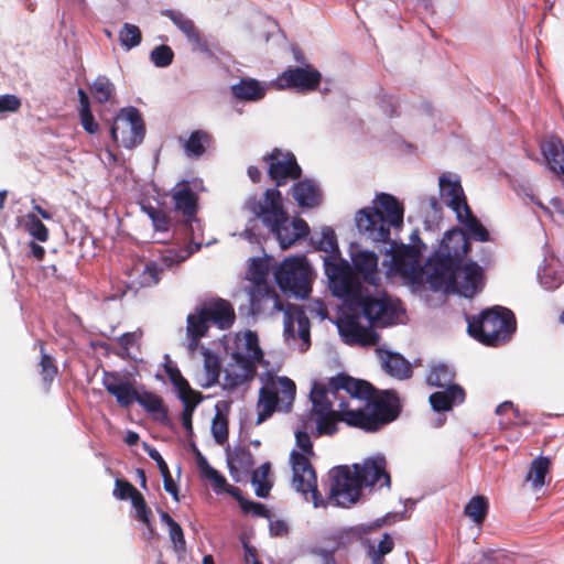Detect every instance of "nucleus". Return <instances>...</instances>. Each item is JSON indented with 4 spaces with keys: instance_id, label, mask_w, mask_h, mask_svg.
Segmentation results:
<instances>
[{
    "instance_id": "nucleus-1",
    "label": "nucleus",
    "mask_w": 564,
    "mask_h": 564,
    "mask_svg": "<svg viewBox=\"0 0 564 564\" xmlns=\"http://www.w3.org/2000/svg\"><path fill=\"white\" fill-rule=\"evenodd\" d=\"M373 388L365 380L347 375L329 379L328 384L314 382L310 398L317 435H333L337 422L366 432H376L398 416V398L384 392L373 398Z\"/></svg>"
},
{
    "instance_id": "nucleus-2",
    "label": "nucleus",
    "mask_w": 564,
    "mask_h": 564,
    "mask_svg": "<svg viewBox=\"0 0 564 564\" xmlns=\"http://www.w3.org/2000/svg\"><path fill=\"white\" fill-rule=\"evenodd\" d=\"M311 241L315 249L327 253L324 258L325 274L332 294L350 307L359 308L372 326H390L401 313L399 304L387 296L372 297L359 282L347 260L339 257L335 231L324 227Z\"/></svg>"
},
{
    "instance_id": "nucleus-3",
    "label": "nucleus",
    "mask_w": 564,
    "mask_h": 564,
    "mask_svg": "<svg viewBox=\"0 0 564 564\" xmlns=\"http://www.w3.org/2000/svg\"><path fill=\"white\" fill-rule=\"evenodd\" d=\"M258 366L268 368L258 335L252 330L237 333L230 352V361L224 370L221 387L228 392L247 387L254 378Z\"/></svg>"
},
{
    "instance_id": "nucleus-4",
    "label": "nucleus",
    "mask_w": 564,
    "mask_h": 564,
    "mask_svg": "<svg viewBox=\"0 0 564 564\" xmlns=\"http://www.w3.org/2000/svg\"><path fill=\"white\" fill-rule=\"evenodd\" d=\"M246 207L276 237L280 247L286 249L305 237L308 225L301 218L289 219L282 205L281 193L276 188L267 189L262 199L249 198Z\"/></svg>"
},
{
    "instance_id": "nucleus-5",
    "label": "nucleus",
    "mask_w": 564,
    "mask_h": 564,
    "mask_svg": "<svg viewBox=\"0 0 564 564\" xmlns=\"http://www.w3.org/2000/svg\"><path fill=\"white\" fill-rule=\"evenodd\" d=\"M427 282L434 291L454 293L466 299L474 297L485 284L484 271L475 262L460 264L441 263L425 270Z\"/></svg>"
},
{
    "instance_id": "nucleus-6",
    "label": "nucleus",
    "mask_w": 564,
    "mask_h": 564,
    "mask_svg": "<svg viewBox=\"0 0 564 564\" xmlns=\"http://www.w3.org/2000/svg\"><path fill=\"white\" fill-rule=\"evenodd\" d=\"M402 224V205L394 196L386 193L377 195L373 207L364 208L356 215L358 230L378 242H387L390 238V228H399Z\"/></svg>"
},
{
    "instance_id": "nucleus-7",
    "label": "nucleus",
    "mask_w": 564,
    "mask_h": 564,
    "mask_svg": "<svg viewBox=\"0 0 564 564\" xmlns=\"http://www.w3.org/2000/svg\"><path fill=\"white\" fill-rule=\"evenodd\" d=\"M280 368H267L259 375L261 387L257 401V420L259 425L275 411L289 412L296 394V386L285 376H278Z\"/></svg>"
},
{
    "instance_id": "nucleus-8",
    "label": "nucleus",
    "mask_w": 564,
    "mask_h": 564,
    "mask_svg": "<svg viewBox=\"0 0 564 564\" xmlns=\"http://www.w3.org/2000/svg\"><path fill=\"white\" fill-rule=\"evenodd\" d=\"M295 440L302 453L292 451L290 455L293 470L292 485L306 501H312L315 508L324 507L326 503L317 490L316 473L308 459L314 455L311 437L305 431H296Z\"/></svg>"
},
{
    "instance_id": "nucleus-9",
    "label": "nucleus",
    "mask_w": 564,
    "mask_h": 564,
    "mask_svg": "<svg viewBox=\"0 0 564 564\" xmlns=\"http://www.w3.org/2000/svg\"><path fill=\"white\" fill-rule=\"evenodd\" d=\"M440 195L443 203L455 213L458 223L464 226L468 239L481 242L490 240L489 231L473 215L463 187L457 180H453L451 175H442L440 177Z\"/></svg>"
},
{
    "instance_id": "nucleus-10",
    "label": "nucleus",
    "mask_w": 564,
    "mask_h": 564,
    "mask_svg": "<svg viewBox=\"0 0 564 564\" xmlns=\"http://www.w3.org/2000/svg\"><path fill=\"white\" fill-rule=\"evenodd\" d=\"M466 319L469 335L487 345L505 343L516 330L512 312L500 306L484 311L478 318Z\"/></svg>"
},
{
    "instance_id": "nucleus-11",
    "label": "nucleus",
    "mask_w": 564,
    "mask_h": 564,
    "mask_svg": "<svg viewBox=\"0 0 564 564\" xmlns=\"http://www.w3.org/2000/svg\"><path fill=\"white\" fill-rule=\"evenodd\" d=\"M312 269L305 257L284 259L274 271V278L283 292L304 299L311 292Z\"/></svg>"
},
{
    "instance_id": "nucleus-12",
    "label": "nucleus",
    "mask_w": 564,
    "mask_h": 564,
    "mask_svg": "<svg viewBox=\"0 0 564 564\" xmlns=\"http://www.w3.org/2000/svg\"><path fill=\"white\" fill-rule=\"evenodd\" d=\"M268 268L265 261L253 259L247 271V279L253 283L249 291L251 310L254 314L270 311L276 313L283 304L275 291L267 284Z\"/></svg>"
},
{
    "instance_id": "nucleus-13",
    "label": "nucleus",
    "mask_w": 564,
    "mask_h": 564,
    "mask_svg": "<svg viewBox=\"0 0 564 564\" xmlns=\"http://www.w3.org/2000/svg\"><path fill=\"white\" fill-rule=\"evenodd\" d=\"M455 373L447 365L440 364L431 369L426 378L427 383L444 389L430 395V403L434 411H448L464 402L465 391L460 386L453 383Z\"/></svg>"
},
{
    "instance_id": "nucleus-14",
    "label": "nucleus",
    "mask_w": 564,
    "mask_h": 564,
    "mask_svg": "<svg viewBox=\"0 0 564 564\" xmlns=\"http://www.w3.org/2000/svg\"><path fill=\"white\" fill-rule=\"evenodd\" d=\"M330 488L328 500L337 507L349 508L361 496L362 484L355 470L348 466H337L329 471Z\"/></svg>"
},
{
    "instance_id": "nucleus-15",
    "label": "nucleus",
    "mask_w": 564,
    "mask_h": 564,
    "mask_svg": "<svg viewBox=\"0 0 564 564\" xmlns=\"http://www.w3.org/2000/svg\"><path fill=\"white\" fill-rule=\"evenodd\" d=\"M411 245H398L391 242L390 253V273L400 274L404 278L415 279L420 275L421 251L417 243L421 242L419 230H414L410 236Z\"/></svg>"
},
{
    "instance_id": "nucleus-16",
    "label": "nucleus",
    "mask_w": 564,
    "mask_h": 564,
    "mask_svg": "<svg viewBox=\"0 0 564 564\" xmlns=\"http://www.w3.org/2000/svg\"><path fill=\"white\" fill-rule=\"evenodd\" d=\"M113 141L126 149H133L144 138V123L138 109L123 108L116 116L111 126Z\"/></svg>"
},
{
    "instance_id": "nucleus-17",
    "label": "nucleus",
    "mask_w": 564,
    "mask_h": 564,
    "mask_svg": "<svg viewBox=\"0 0 564 564\" xmlns=\"http://www.w3.org/2000/svg\"><path fill=\"white\" fill-rule=\"evenodd\" d=\"M279 312L284 313V339L290 347L300 351H306L311 345L310 321L304 311L297 306L288 304Z\"/></svg>"
},
{
    "instance_id": "nucleus-18",
    "label": "nucleus",
    "mask_w": 564,
    "mask_h": 564,
    "mask_svg": "<svg viewBox=\"0 0 564 564\" xmlns=\"http://www.w3.org/2000/svg\"><path fill=\"white\" fill-rule=\"evenodd\" d=\"M468 238L464 230L453 228L444 234L441 245L434 256L427 261L426 269L435 268L441 263L455 264L469 251Z\"/></svg>"
},
{
    "instance_id": "nucleus-19",
    "label": "nucleus",
    "mask_w": 564,
    "mask_h": 564,
    "mask_svg": "<svg viewBox=\"0 0 564 564\" xmlns=\"http://www.w3.org/2000/svg\"><path fill=\"white\" fill-rule=\"evenodd\" d=\"M350 257H351V261H352L356 272L362 275L364 283L360 280H359V282L361 283V285L365 289L368 290L370 295L372 297L387 296L390 299V296L387 295L386 293L377 292L376 294H373L370 290V288L377 290V286H378L379 280H380L379 273H378V257H377V254L369 250L351 248ZM391 300L397 302L399 304V307L401 308V313L399 314L398 318L391 324V325H393L399 322V319L402 316L404 311L401 306L400 301L394 300L392 297H391Z\"/></svg>"
},
{
    "instance_id": "nucleus-20",
    "label": "nucleus",
    "mask_w": 564,
    "mask_h": 564,
    "mask_svg": "<svg viewBox=\"0 0 564 564\" xmlns=\"http://www.w3.org/2000/svg\"><path fill=\"white\" fill-rule=\"evenodd\" d=\"M354 470L366 487H390V475L387 473V460L382 455H376L364 460L361 465L355 464Z\"/></svg>"
},
{
    "instance_id": "nucleus-21",
    "label": "nucleus",
    "mask_w": 564,
    "mask_h": 564,
    "mask_svg": "<svg viewBox=\"0 0 564 564\" xmlns=\"http://www.w3.org/2000/svg\"><path fill=\"white\" fill-rule=\"evenodd\" d=\"M269 164V175L275 182L276 186L286 184L290 180H295L301 175V167L292 153H283L280 150H273L265 158Z\"/></svg>"
},
{
    "instance_id": "nucleus-22",
    "label": "nucleus",
    "mask_w": 564,
    "mask_h": 564,
    "mask_svg": "<svg viewBox=\"0 0 564 564\" xmlns=\"http://www.w3.org/2000/svg\"><path fill=\"white\" fill-rule=\"evenodd\" d=\"M341 339L348 345L371 346L379 336L370 327L360 325L358 316L347 315L336 322Z\"/></svg>"
},
{
    "instance_id": "nucleus-23",
    "label": "nucleus",
    "mask_w": 564,
    "mask_h": 564,
    "mask_svg": "<svg viewBox=\"0 0 564 564\" xmlns=\"http://www.w3.org/2000/svg\"><path fill=\"white\" fill-rule=\"evenodd\" d=\"M321 80L319 72L310 67H294L284 70L275 80L279 89L296 88L297 90H312Z\"/></svg>"
},
{
    "instance_id": "nucleus-24",
    "label": "nucleus",
    "mask_w": 564,
    "mask_h": 564,
    "mask_svg": "<svg viewBox=\"0 0 564 564\" xmlns=\"http://www.w3.org/2000/svg\"><path fill=\"white\" fill-rule=\"evenodd\" d=\"M102 386L106 391L116 398L119 405L130 406L137 399V390L132 383L118 372L104 371Z\"/></svg>"
},
{
    "instance_id": "nucleus-25",
    "label": "nucleus",
    "mask_w": 564,
    "mask_h": 564,
    "mask_svg": "<svg viewBox=\"0 0 564 564\" xmlns=\"http://www.w3.org/2000/svg\"><path fill=\"white\" fill-rule=\"evenodd\" d=\"M195 460L199 476L203 479L210 481L215 492H228L229 495L235 497L239 502L241 501V499H243L241 497L240 489L237 487L229 486L227 484L226 478L209 465L206 457L200 452L196 453Z\"/></svg>"
},
{
    "instance_id": "nucleus-26",
    "label": "nucleus",
    "mask_w": 564,
    "mask_h": 564,
    "mask_svg": "<svg viewBox=\"0 0 564 564\" xmlns=\"http://www.w3.org/2000/svg\"><path fill=\"white\" fill-rule=\"evenodd\" d=\"M175 210L180 212L189 223L194 220L197 210V195L187 181L177 183L171 191Z\"/></svg>"
},
{
    "instance_id": "nucleus-27",
    "label": "nucleus",
    "mask_w": 564,
    "mask_h": 564,
    "mask_svg": "<svg viewBox=\"0 0 564 564\" xmlns=\"http://www.w3.org/2000/svg\"><path fill=\"white\" fill-rule=\"evenodd\" d=\"M160 273L161 271L155 262L138 260L127 274L131 286L144 288L155 285L160 281Z\"/></svg>"
},
{
    "instance_id": "nucleus-28",
    "label": "nucleus",
    "mask_w": 564,
    "mask_h": 564,
    "mask_svg": "<svg viewBox=\"0 0 564 564\" xmlns=\"http://www.w3.org/2000/svg\"><path fill=\"white\" fill-rule=\"evenodd\" d=\"M186 323L187 349L193 355L199 347V340L206 336L209 322L200 307L195 313L188 314Z\"/></svg>"
},
{
    "instance_id": "nucleus-29",
    "label": "nucleus",
    "mask_w": 564,
    "mask_h": 564,
    "mask_svg": "<svg viewBox=\"0 0 564 564\" xmlns=\"http://www.w3.org/2000/svg\"><path fill=\"white\" fill-rule=\"evenodd\" d=\"M202 308L208 322L220 329L229 328L235 322V311L231 304L225 300L207 303Z\"/></svg>"
},
{
    "instance_id": "nucleus-30",
    "label": "nucleus",
    "mask_w": 564,
    "mask_h": 564,
    "mask_svg": "<svg viewBox=\"0 0 564 564\" xmlns=\"http://www.w3.org/2000/svg\"><path fill=\"white\" fill-rule=\"evenodd\" d=\"M175 26L188 39L191 43L202 53H208L209 48L207 42L202 39L199 31L196 29L194 22L185 17L182 12L167 10L164 13Z\"/></svg>"
},
{
    "instance_id": "nucleus-31",
    "label": "nucleus",
    "mask_w": 564,
    "mask_h": 564,
    "mask_svg": "<svg viewBox=\"0 0 564 564\" xmlns=\"http://www.w3.org/2000/svg\"><path fill=\"white\" fill-rule=\"evenodd\" d=\"M542 154L551 171L564 175V144L557 137H550L541 144Z\"/></svg>"
},
{
    "instance_id": "nucleus-32",
    "label": "nucleus",
    "mask_w": 564,
    "mask_h": 564,
    "mask_svg": "<svg viewBox=\"0 0 564 564\" xmlns=\"http://www.w3.org/2000/svg\"><path fill=\"white\" fill-rule=\"evenodd\" d=\"M227 464L230 476L238 482L252 467L253 457L249 449L245 447H237L234 451L227 452Z\"/></svg>"
},
{
    "instance_id": "nucleus-33",
    "label": "nucleus",
    "mask_w": 564,
    "mask_h": 564,
    "mask_svg": "<svg viewBox=\"0 0 564 564\" xmlns=\"http://www.w3.org/2000/svg\"><path fill=\"white\" fill-rule=\"evenodd\" d=\"M293 197L301 207H315L322 202V193L316 183L311 180L301 181L293 186Z\"/></svg>"
},
{
    "instance_id": "nucleus-34",
    "label": "nucleus",
    "mask_w": 564,
    "mask_h": 564,
    "mask_svg": "<svg viewBox=\"0 0 564 564\" xmlns=\"http://www.w3.org/2000/svg\"><path fill=\"white\" fill-rule=\"evenodd\" d=\"M234 97L243 101L261 100L267 93V86L253 78H242L231 86Z\"/></svg>"
},
{
    "instance_id": "nucleus-35",
    "label": "nucleus",
    "mask_w": 564,
    "mask_h": 564,
    "mask_svg": "<svg viewBox=\"0 0 564 564\" xmlns=\"http://www.w3.org/2000/svg\"><path fill=\"white\" fill-rule=\"evenodd\" d=\"M379 355L387 373L398 379L411 377V366L401 355L382 350H379Z\"/></svg>"
},
{
    "instance_id": "nucleus-36",
    "label": "nucleus",
    "mask_w": 564,
    "mask_h": 564,
    "mask_svg": "<svg viewBox=\"0 0 564 564\" xmlns=\"http://www.w3.org/2000/svg\"><path fill=\"white\" fill-rule=\"evenodd\" d=\"M549 468L550 459L546 457H538L532 462L525 480L531 482L533 490L538 491L545 485V476L549 473Z\"/></svg>"
},
{
    "instance_id": "nucleus-37",
    "label": "nucleus",
    "mask_w": 564,
    "mask_h": 564,
    "mask_svg": "<svg viewBox=\"0 0 564 564\" xmlns=\"http://www.w3.org/2000/svg\"><path fill=\"white\" fill-rule=\"evenodd\" d=\"M489 502L485 496L473 497L464 508V513L476 524L482 523L488 513Z\"/></svg>"
},
{
    "instance_id": "nucleus-38",
    "label": "nucleus",
    "mask_w": 564,
    "mask_h": 564,
    "mask_svg": "<svg viewBox=\"0 0 564 564\" xmlns=\"http://www.w3.org/2000/svg\"><path fill=\"white\" fill-rule=\"evenodd\" d=\"M270 464L264 463L259 468L253 470L251 482L254 487L256 495L261 498H265L272 487V482L269 479Z\"/></svg>"
},
{
    "instance_id": "nucleus-39",
    "label": "nucleus",
    "mask_w": 564,
    "mask_h": 564,
    "mask_svg": "<svg viewBox=\"0 0 564 564\" xmlns=\"http://www.w3.org/2000/svg\"><path fill=\"white\" fill-rule=\"evenodd\" d=\"M208 142L209 135L207 132L202 130L194 131L184 143L186 155L189 158H198L203 155Z\"/></svg>"
},
{
    "instance_id": "nucleus-40",
    "label": "nucleus",
    "mask_w": 564,
    "mask_h": 564,
    "mask_svg": "<svg viewBox=\"0 0 564 564\" xmlns=\"http://www.w3.org/2000/svg\"><path fill=\"white\" fill-rule=\"evenodd\" d=\"M220 361L217 356L210 354L208 350H204V371L205 378L202 382V387L209 388L218 382L220 376Z\"/></svg>"
},
{
    "instance_id": "nucleus-41",
    "label": "nucleus",
    "mask_w": 564,
    "mask_h": 564,
    "mask_svg": "<svg viewBox=\"0 0 564 564\" xmlns=\"http://www.w3.org/2000/svg\"><path fill=\"white\" fill-rule=\"evenodd\" d=\"M528 198L534 203L546 216H549L558 226L564 227V204L563 202L554 197L551 199V207L545 206L541 200L535 198L533 195H528Z\"/></svg>"
},
{
    "instance_id": "nucleus-42",
    "label": "nucleus",
    "mask_w": 564,
    "mask_h": 564,
    "mask_svg": "<svg viewBox=\"0 0 564 564\" xmlns=\"http://www.w3.org/2000/svg\"><path fill=\"white\" fill-rule=\"evenodd\" d=\"M164 370L167 377L170 378L171 382L177 389L178 395L194 391L189 387L187 380L182 376L177 366L172 362L169 355L164 356Z\"/></svg>"
},
{
    "instance_id": "nucleus-43",
    "label": "nucleus",
    "mask_w": 564,
    "mask_h": 564,
    "mask_svg": "<svg viewBox=\"0 0 564 564\" xmlns=\"http://www.w3.org/2000/svg\"><path fill=\"white\" fill-rule=\"evenodd\" d=\"M178 397L184 405L181 414L182 425L187 432H192V416L195 408L200 402L199 393L196 391H192Z\"/></svg>"
},
{
    "instance_id": "nucleus-44",
    "label": "nucleus",
    "mask_w": 564,
    "mask_h": 564,
    "mask_svg": "<svg viewBox=\"0 0 564 564\" xmlns=\"http://www.w3.org/2000/svg\"><path fill=\"white\" fill-rule=\"evenodd\" d=\"M90 91L96 101L105 104L115 93V85L106 76H98L90 86Z\"/></svg>"
},
{
    "instance_id": "nucleus-45",
    "label": "nucleus",
    "mask_w": 564,
    "mask_h": 564,
    "mask_svg": "<svg viewBox=\"0 0 564 564\" xmlns=\"http://www.w3.org/2000/svg\"><path fill=\"white\" fill-rule=\"evenodd\" d=\"M134 402H138L149 413H162L164 415L166 413L162 398L152 392L143 391L139 393L137 391Z\"/></svg>"
},
{
    "instance_id": "nucleus-46",
    "label": "nucleus",
    "mask_w": 564,
    "mask_h": 564,
    "mask_svg": "<svg viewBox=\"0 0 564 564\" xmlns=\"http://www.w3.org/2000/svg\"><path fill=\"white\" fill-rule=\"evenodd\" d=\"M394 542L389 534H384L382 540L378 543L377 547L372 544L368 546V555L372 564H383V556L390 553L393 549Z\"/></svg>"
},
{
    "instance_id": "nucleus-47",
    "label": "nucleus",
    "mask_w": 564,
    "mask_h": 564,
    "mask_svg": "<svg viewBox=\"0 0 564 564\" xmlns=\"http://www.w3.org/2000/svg\"><path fill=\"white\" fill-rule=\"evenodd\" d=\"M119 39L123 47L131 50L140 44L142 39L141 31L134 24L124 23L119 32Z\"/></svg>"
},
{
    "instance_id": "nucleus-48",
    "label": "nucleus",
    "mask_w": 564,
    "mask_h": 564,
    "mask_svg": "<svg viewBox=\"0 0 564 564\" xmlns=\"http://www.w3.org/2000/svg\"><path fill=\"white\" fill-rule=\"evenodd\" d=\"M539 279H540L541 285L545 290L551 291V290H555L556 288H558L562 284L563 274L561 272H558L557 270H555L554 268H552L551 265H546L539 272Z\"/></svg>"
},
{
    "instance_id": "nucleus-49",
    "label": "nucleus",
    "mask_w": 564,
    "mask_h": 564,
    "mask_svg": "<svg viewBox=\"0 0 564 564\" xmlns=\"http://www.w3.org/2000/svg\"><path fill=\"white\" fill-rule=\"evenodd\" d=\"M192 253L193 250L188 248L167 249L162 253L161 261L164 267L172 268L184 262Z\"/></svg>"
},
{
    "instance_id": "nucleus-50",
    "label": "nucleus",
    "mask_w": 564,
    "mask_h": 564,
    "mask_svg": "<svg viewBox=\"0 0 564 564\" xmlns=\"http://www.w3.org/2000/svg\"><path fill=\"white\" fill-rule=\"evenodd\" d=\"M26 230L36 240L45 242L48 239V229L46 226L33 214L26 215Z\"/></svg>"
},
{
    "instance_id": "nucleus-51",
    "label": "nucleus",
    "mask_w": 564,
    "mask_h": 564,
    "mask_svg": "<svg viewBox=\"0 0 564 564\" xmlns=\"http://www.w3.org/2000/svg\"><path fill=\"white\" fill-rule=\"evenodd\" d=\"M174 53L167 45L156 46L150 54L151 62L156 67H166L173 62Z\"/></svg>"
},
{
    "instance_id": "nucleus-52",
    "label": "nucleus",
    "mask_w": 564,
    "mask_h": 564,
    "mask_svg": "<svg viewBox=\"0 0 564 564\" xmlns=\"http://www.w3.org/2000/svg\"><path fill=\"white\" fill-rule=\"evenodd\" d=\"M147 215L149 216V218L152 220V224H153V227L156 231H161V232H167L169 229H170V218L169 216L160 210V209H156L154 207H147L144 208Z\"/></svg>"
},
{
    "instance_id": "nucleus-53",
    "label": "nucleus",
    "mask_w": 564,
    "mask_h": 564,
    "mask_svg": "<svg viewBox=\"0 0 564 564\" xmlns=\"http://www.w3.org/2000/svg\"><path fill=\"white\" fill-rule=\"evenodd\" d=\"M41 354H42L41 361H40L41 375L43 377L44 382L50 384L53 381V379L55 378V376L57 375V368L54 364L53 358L50 355L44 352V348H43L42 344H41Z\"/></svg>"
},
{
    "instance_id": "nucleus-54",
    "label": "nucleus",
    "mask_w": 564,
    "mask_h": 564,
    "mask_svg": "<svg viewBox=\"0 0 564 564\" xmlns=\"http://www.w3.org/2000/svg\"><path fill=\"white\" fill-rule=\"evenodd\" d=\"M133 508L135 509L137 518L142 521L144 524L149 527V531L153 534V529L150 527V514L151 511L148 509L145 500L141 494L135 495L133 500L131 501Z\"/></svg>"
},
{
    "instance_id": "nucleus-55",
    "label": "nucleus",
    "mask_w": 564,
    "mask_h": 564,
    "mask_svg": "<svg viewBox=\"0 0 564 564\" xmlns=\"http://www.w3.org/2000/svg\"><path fill=\"white\" fill-rule=\"evenodd\" d=\"M140 492L128 481L117 479L115 482L113 496L120 500H133Z\"/></svg>"
},
{
    "instance_id": "nucleus-56",
    "label": "nucleus",
    "mask_w": 564,
    "mask_h": 564,
    "mask_svg": "<svg viewBox=\"0 0 564 564\" xmlns=\"http://www.w3.org/2000/svg\"><path fill=\"white\" fill-rule=\"evenodd\" d=\"M240 508L245 513H251L257 517L270 519V511L267 509L264 505L260 502L241 499Z\"/></svg>"
},
{
    "instance_id": "nucleus-57",
    "label": "nucleus",
    "mask_w": 564,
    "mask_h": 564,
    "mask_svg": "<svg viewBox=\"0 0 564 564\" xmlns=\"http://www.w3.org/2000/svg\"><path fill=\"white\" fill-rule=\"evenodd\" d=\"M169 534L175 552L183 554L185 552L186 542L181 525L176 523L169 528Z\"/></svg>"
},
{
    "instance_id": "nucleus-58",
    "label": "nucleus",
    "mask_w": 564,
    "mask_h": 564,
    "mask_svg": "<svg viewBox=\"0 0 564 564\" xmlns=\"http://www.w3.org/2000/svg\"><path fill=\"white\" fill-rule=\"evenodd\" d=\"M21 107V100L15 95H2L0 96V116L7 112H15Z\"/></svg>"
},
{
    "instance_id": "nucleus-59",
    "label": "nucleus",
    "mask_w": 564,
    "mask_h": 564,
    "mask_svg": "<svg viewBox=\"0 0 564 564\" xmlns=\"http://www.w3.org/2000/svg\"><path fill=\"white\" fill-rule=\"evenodd\" d=\"M212 432L215 441L218 444H223L228 436L227 424L225 421L219 420L217 416L214 419L212 424Z\"/></svg>"
},
{
    "instance_id": "nucleus-60",
    "label": "nucleus",
    "mask_w": 564,
    "mask_h": 564,
    "mask_svg": "<svg viewBox=\"0 0 564 564\" xmlns=\"http://www.w3.org/2000/svg\"><path fill=\"white\" fill-rule=\"evenodd\" d=\"M79 116L83 128L90 134L96 133L98 130V123L95 121L90 109L79 111Z\"/></svg>"
},
{
    "instance_id": "nucleus-61",
    "label": "nucleus",
    "mask_w": 564,
    "mask_h": 564,
    "mask_svg": "<svg viewBox=\"0 0 564 564\" xmlns=\"http://www.w3.org/2000/svg\"><path fill=\"white\" fill-rule=\"evenodd\" d=\"M269 529L273 536H284L289 532L286 522L280 519H270Z\"/></svg>"
},
{
    "instance_id": "nucleus-62",
    "label": "nucleus",
    "mask_w": 564,
    "mask_h": 564,
    "mask_svg": "<svg viewBox=\"0 0 564 564\" xmlns=\"http://www.w3.org/2000/svg\"><path fill=\"white\" fill-rule=\"evenodd\" d=\"M141 333L140 332H131L126 333L121 335L118 339L120 346L128 351L132 346L135 345V343L140 339Z\"/></svg>"
},
{
    "instance_id": "nucleus-63",
    "label": "nucleus",
    "mask_w": 564,
    "mask_h": 564,
    "mask_svg": "<svg viewBox=\"0 0 564 564\" xmlns=\"http://www.w3.org/2000/svg\"><path fill=\"white\" fill-rule=\"evenodd\" d=\"M144 449L147 451L148 455L156 463L161 474H167L169 467L161 454L153 447L148 446L144 444Z\"/></svg>"
},
{
    "instance_id": "nucleus-64",
    "label": "nucleus",
    "mask_w": 564,
    "mask_h": 564,
    "mask_svg": "<svg viewBox=\"0 0 564 564\" xmlns=\"http://www.w3.org/2000/svg\"><path fill=\"white\" fill-rule=\"evenodd\" d=\"M310 308V312L312 314H315L316 316H318L322 321L326 319L328 317V311H327V307L326 305L317 300V301H314L312 304H310L308 306Z\"/></svg>"
}]
</instances>
